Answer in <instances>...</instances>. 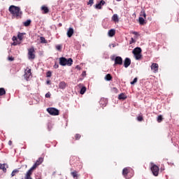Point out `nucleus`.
I'll return each instance as SVG.
<instances>
[{
    "mask_svg": "<svg viewBox=\"0 0 179 179\" xmlns=\"http://www.w3.org/2000/svg\"><path fill=\"white\" fill-rule=\"evenodd\" d=\"M10 13L12 15V18L15 19H22V15L23 13L20 10L18 6H10L8 8Z\"/></svg>",
    "mask_w": 179,
    "mask_h": 179,
    "instance_id": "obj_1",
    "label": "nucleus"
},
{
    "mask_svg": "<svg viewBox=\"0 0 179 179\" xmlns=\"http://www.w3.org/2000/svg\"><path fill=\"white\" fill-rule=\"evenodd\" d=\"M43 162H44V158L39 157L36 160L35 164L28 170V171L25 174L31 177V176L33 175V171H34V170H36V169H37V167H38V166H40V164H41Z\"/></svg>",
    "mask_w": 179,
    "mask_h": 179,
    "instance_id": "obj_2",
    "label": "nucleus"
},
{
    "mask_svg": "<svg viewBox=\"0 0 179 179\" xmlns=\"http://www.w3.org/2000/svg\"><path fill=\"white\" fill-rule=\"evenodd\" d=\"M59 64L62 66H72V64H73V60L72 58L66 59L64 57L59 58Z\"/></svg>",
    "mask_w": 179,
    "mask_h": 179,
    "instance_id": "obj_3",
    "label": "nucleus"
},
{
    "mask_svg": "<svg viewBox=\"0 0 179 179\" xmlns=\"http://www.w3.org/2000/svg\"><path fill=\"white\" fill-rule=\"evenodd\" d=\"M122 176L126 179H130L134 177V170L129 167L124 168L122 170Z\"/></svg>",
    "mask_w": 179,
    "mask_h": 179,
    "instance_id": "obj_4",
    "label": "nucleus"
},
{
    "mask_svg": "<svg viewBox=\"0 0 179 179\" xmlns=\"http://www.w3.org/2000/svg\"><path fill=\"white\" fill-rule=\"evenodd\" d=\"M132 52L136 59L139 60L142 58V49L141 48H135Z\"/></svg>",
    "mask_w": 179,
    "mask_h": 179,
    "instance_id": "obj_5",
    "label": "nucleus"
},
{
    "mask_svg": "<svg viewBox=\"0 0 179 179\" xmlns=\"http://www.w3.org/2000/svg\"><path fill=\"white\" fill-rule=\"evenodd\" d=\"M110 59L115 62V65H122V57L120 56H111Z\"/></svg>",
    "mask_w": 179,
    "mask_h": 179,
    "instance_id": "obj_6",
    "label": "nucleus"
},
{
    "mask_svg": "<svg viewBox=\"0 0 179 179\" xmlns=\"http://www.w3.org/2000/svg\"><path fill=\"white\" fill-rule=\"evenodd\" d=\"M36 50H34V47H31L28 49V58L29 59H34L36 58Z\"/></svg>",
    "mask_w": 179,
    "mask_h": 179,
    "instance_id": "obj_7",
    "label": "nucleus"
},
{
    "mask_svg": "<svg viewBox=\"0 0 179 179\" xmlns=\"http://www.w3.org/2000/svg\"><path fill=\"white\" fill-rule=\"evenodd\" d=\"M47 111L50 115H59V110L55 108H48Z\"/></svg>",
    "mask_w": 179,
    "mask_h": 179,
    "instance_id": "obj_8",
    "label": "nucleus"
},
{
    "mask_svg": "<svg viewBox=\"0 0 179 179\" xmlns=\"http://www.w3.org/2000/svg\"><path fill=\"white\" fill-rule=\"evenodd\" d=\"M27 69L28 70L24 71V78L26 80H29V79H31V78H32L31 69H29V67H27Z\"/></svg>",
    "mask_w": 179,
    "mask_h": 179,
    "instance_id": "obj_9",
    "label": "nucleus"
},
{
    "mask_svg": "<svg viewBox=\"0 0 179 179\" xmlns=\"http://www.w3.org/2000/svg\"><path fill=\"white\" fill-rule=\"evenodd\" d=\"M151 171L153 176H155V177H157V176H159V166L155 164L152 165L151 167Z\"/></svg>",
    "mask_w": 179,
    "mask_h": 179,
    "instance_id": "obj_10",
    "label": "nucleus"
},
{
    "mask_svg": "<svg viewBox=\"0 0 179 179\" xmlns=\"http://www.w3.org/2000/svg\"><path fill=\"white\" fill-rule=\"evenodd\" d=\"M151 69L153 71L154 73H157V72H159V64L157 63H152L151 65Z\"/></svg>",
    "mask_w": 179,
    "mask_h": 179,
    "instance_id": "obj_11",
    "label": "nucleus"
},
{
    "mask_svg": "<svg viewBox=\"0 0 179 179\" xmlns=\"http://www.w3.org/2000/svg\"><path fill=\"white\" fill-rule=\"evenodd\" d=\"M105 3H106V1L104 0H101L99 3H97L94 6V8H95V9H101V7Z\"/></svg>",
    "mask_w": 179,
    "mask_h": 179,
    "instance_id": "obj_12",
    "label": "nucleus"
},
{
    "mask_svg": "<svg viewBox=\"0 0 179 179\" xmlns=\"http://www.w3.org/2000/svg\"><path fill=\"white\" fill-rule=\"evenodd\" d=\"M41 10H42V13H43L44 15L50 13V9L45 6H42L41 8Z\"/></svg>",
    "mask_w": 179,
    "mask_h": 179,
    "instance_id": "obj_13",
    "label": "nucleus"
},
{
    "mask_svg": "<svg viewBox=\"0 0 179 179\" xmlns=\"http://www.w3.org/2000/svg\"><path fill=\"white\" fill-rule=\"evenodd\" d=\"M129 65H131V59L126 57L124 62V68H128Z\"/></svg>",
    "mask_w": 179,
    "mask_h": 179,
    "instance_id": "obj_14",
    "label": "nucleus"
},
{
    "mask_svg": "<svg viewBox=\"0 0 179 179\" xmlns=\"http://www.w3.org/2000/svg\"><path fill=\"white\" fill-rule=\"evenodd\" d=\"M71 176H72L73 178L74 179L79 178V174L77 171H73V172H71Z\"/></svg>",
    "mask_w": 179,
    "mask_h": 179,
    "instance_id": "obj_15",
    "label": "nucleus"
},
{
    "mask_svg": "<svg viewBox=\"0 0 179 179\" xmlns=\"http://www.w3.org/2000/svg\"><path fill=\"white\" fill-rule=\"evenodd\" d=\"M72 36H73V29L70 27L67 31V37L71 38Z\"/></svg>",
    "mask_w": 179,
    "mask_h": 179,
    "instance_id": "obj_16",
    "label": "nucleus"
},
{
    "mask_svg": "<svg viewBox=\"0 0 179 179\" xmlns=\"http://www.w3.org/2000/svg\"><path fill=\"white\" fill-rule=\"evenodd\" d=\"M65 87H66V82L62 81L61 83H59V89H65Z\"/></svg>",
    "mask_w": 179,
    "mask_h": 179,
    "instance_id": "obj_17",
    "label": "nucleus"
},
{
    "mask_svg": "<svg viewBox=\"0 0 179 179\" xmlns=\"http://www.w3.org/2000/svg\"><path fill=\"white\" fill-rule=\"evenodd\" d=\"M138 22H139V24L141 25V26H143V24H146V22L145 21V18L142 17H139L138 18Z\"/></svg>",
    "mask_w": 179,
    "mask_h": 179,
    "instance_id": "obj_18",
    "label": "nucleus"
},
{
    "mask_svg": "<svg viewBox=\"0 0 179 179\" xmlns=\"http://www.w3.org/2000/svg\"><path fill=\"white\" fill-rule=\"evenodd\" d=\"M109 37H114L115 36V29H110L108 31Z\"/></svg>",
    "mask_w": 179,
    "mask_h": 179,
    "instance_id": "obj_19",
    "label": "nucleus"
},
{
    "mask_svg": "<svg viewBox=\"0 0 179 179\" xmlns=\"http://www.w3.org/2000/svg\"><path fill=\"white\" fill-rule=\"evenodd\" d=\"M118 99L119 100H125L127 99V95H125V94L124 93H121L120 94H119Z\"/></svg>",
    "mask_w": 179,
    "mask_h": 179,
    "instance_id": "obj_20",
    "label": "nucleus"
},
{
    "mask_svg": "<svg viewBox=\"0 0 179 179\" xmlns=\"http://www.w3.org/2000/svg\"><path fill=\"white\" fill-rule=\"evenodd\" d=\"M105 80H107L108 82H110V80H113V76H111V74L108 73L105 76Z\"/></svg>",
    "mask_w": 179,
    "mask_h": 179,
    "instance_id": "obj_21",
    "label": "nucleus"
},
{
    "mask_svg": "<svg viewBox=\"0 0 179 179\" xmlns=\"http://www.w3.org/2000/svg\"><path fill=\"white\" fill-rule=\"evenodd\" d=\"M31 24V20H27V21L23 22V24L25 27H28V26H30Z\"/></svg>",
    "mask_w": 179,
    "mask_h": 179,
    "instance_id": "obj_22",
    "label": "nucleus"
},
{
    "mask_svg": "<svg viewBox=\"0 0 179 179\" xmlns=\"http://www.w3.org/2000/svg\"><path fill=\"white\" fill-rule=\"evenodd\" d=\"M24 33H20L19 32L17 34V38L20 40V41H22V40H23V36H24Z\"/></svg>",
    "mask_w": 179,
    "mask_h": 179,
    "instance_id": "obj_23",
    "label": "nucleus"
},
{
    "mask_svg": "<svg viewBox=\"0 0 179 179\" xmlns=\"http://www.w3.org/2000/svg\"><path fill=\"white\" fill-rule=\"evenodd\" d=\"M6 94V91L5 90V88L1 87L0 88V96H5Z\"/></svg>",
    "mask_w": 179,
    "mask_h": 179,
    "instance_id": "obj_24",
    "label": "nucleus"
},
{
    "mask_svg": "<svg viewBox=\"0 0 179 179\" xmlns=\"http://www.w3.org/2000/svg\"><path fill=\"white\" fill-rule=\"evenodd\" d=\"M0 170H3L4 173H6V168L5 167V164H0Z\"/></svg>",
    "mask_w": 179,
    "mask_h": 179,
    "instance_id": "obj_25",
    "label": "nucleus"
},
{
    "mask_svg": "<svg viewBox=\"0 0 179 179\" xmlns=\"http://www.w3.org/2000/svg\"><path fill=\"white\" fill-rule=\"evenodd\" d=\"M112 19H113V22H118L119 21L118 15L117 14H114Z\"/></svg>",
    "mask_w": 179,
    "mask_h": 179,
    "instance_id": "obj_26",
    "label": "nucleus"
},
{
    "mask_svg": "<svg viewBox=\"0 0 179 179\" xmlns=\"http://www.w3.org/2000/svg\"><path fill=\"white\" fill-rule=\"evenodd\" d=\"M40 40H41V44H46L47 40H45V38H44L43 36H41Z\"/></svg>",
    "mask_w": 179,
    "mask_h": 179,
    "instance_id": "obj_27",
    "label": "nucleus"
},
{
    "mask_svg": "<svg viewBox=\"0 0 179 179\" xmlns=\"http://www.w3.org/2000/svg\"><path fill=\"white\" fill-rule=\"evenodd\" d=\"M13 41H14V43H13V45H17L18 44L17 42H15V41H17V37L13 36Z\"/></svg>",
    "mask_w": 179,
    "mask_h": 179,
    "instance_id": "obj_28",
    "label": "nucleus"
},
{
    "mask_svg": "<svg viewBox=\"0 0 179 179\" xmlns=\"http://www.w3.org/2000/svg\"><path fill=\"white\" fill-rule=\"evenodd\" d=\"M80 94H85L86 93V87H83L80 92Z\"/></svg>",
    "mask_w": 179,
    "mask_h": 179,
    "instance_id": "obj_29",
    "label": "nucleus"
},
{
    "mask_svg": "<svg viewBox=\"0 0 179 179\" xmlns=\"http://www.w3.org/2000/svg\"><path fill=\"white\" fill-rule=\"evenodd\" d=\"M18 172H19V170L17 169L13 170V172L11 173V176L15 177V176H16V173H18Z\"/></svg>",
    "mask_w": 179,
    "mask_h": 179,
    "instance_id": "obj_30",
    "label": "nucleus"
},
{
    "mask_svg": "<svg viewBox=\"0 0 179 179\" xmlns=\"http://www.w3.org/2000/svg\"><path fill=\"white\" fill-rule=\"evenodd\" d=\"M162 121H163V116L162 115H159L157 117V122H162Z\"/></svg>",
    "mask_w": 179,
    "mask_h": 179,
    "instance_id": "obj_31",
    "label": "nucleus"
},
{
    "mask_svg": "<svg viewBox=\"0 0 179 179\" xmlns=\"http://www.w3.org/2000/svg\"><path fill=\"white\" fill-rule=\"evenodd\" d=\"M81 137H82V136H81L80 134H76L75 135V139H76V141H79V139H80Z\"/></svg>",
    "mask_w": 179,
    "mask_h": 179,
    "instance_id": "obj_32",
    "label": "nucleus"
},
{
    "mask_svg": "<svg viewBox=\"0 0 179 179\" xmlns=\"http://www.w3.org/2000/svg\"><path fill=\"white\" fill-rule=\"evenodd\" d=\"M52 75V73L50 71L46 73L47 78H51Z\"/></svg>",
    "mask_w": 179,
    "mask_h": 179,
    "instance_id": "obj_33",
    "label": "nucleus"
},
{
    "mask_svg": "<svg viewBox=\"0 0 179 179\" xmlns=\"http://www.w3.org/2000/svg\"><path fill=\"white\" fill-rule=\"evenodd\" d=\"M56 49L57 50V51H61V50H62V45H57L56 46Z\"/></svg>",
    "mask_w": 179,
    "mask_h": 179,
    "instance_id": "obj_34",
    "label": "nucleus"
},
{
    "mask_svg": "<svg viewBox=\"0 0 179 179\" xmlns=\"http://www.w3.org/2000/svg\"><path fill=\"white\" fill-rule=\"evenodd\" d=\"M138 82V78H135L132 82H131V85H135Z\"/></svg>",
    "mask_w": 179,
    "mask_h": 179,
    "instance_id": "obj_35",
    "label": "nucleus"
},
{
    "mask_svg": "<svg viewBox=\"0 0 179 179\" xmlns=\"http://www.w3.org/2000/svg\"><path fill=\"white\" fill-rule=\"evenodd\" d=\"M24 179H33V178H31V176L25 174Z\"/></svg>",
    "mask_w": 179,
    "mask_h": 179,
    "instance_id": "obj_36",
    "label": "nucleus"
},
{
    "mask_svg": "<svg viewBox=\"0 0 179 179\" xmlns=\"http://www.w3.org/2000/svg\"><path fill=\"white\" fill-rule=\"evenodd\" d=\"M93 3H94V0H90V1H88L87 5H90V6H92V5H93Z\"/></svg>",
    "mask_w": 179,
    "mask_h": 179,
    "instance_id": "obj_37",
    "label": "nucleus"
},
{
    "mask_svg": "<svg viewBox=\"0 0 179 179\" xmlns=\"http://www.w3.org/2000/svg\"><path fill=\"white\" fill-rule=\"evenodd\" d=\"M137 120H138V121H140V122L143 121V117L138 116V117H137Z\"/></svg>",
    "mask_w": 179,
    "mask_h": 179,
    "instance_id": "obj_38",
    "label": "nucleus"
},
{
    "mask_svg": "<svg viewBox=\"0 0 179 179\" xmlns=\"http://www.w3.org/2000/svg\"><path fill=\"white\" fill-rule=\"evenodd\" d=\"M134 43H136V41H135L134 38H131L129 44H134Z\"/></svg>",
    "mask_w": 179,
    "mask_h": 179,
    "instance_id": "obj_39",
    "label": "nucleus"
},
{
    "mask_svg": "<svg viewBox=\"0 0 179 179\" xmlns=\"http://www.w3.org/2000/svg\"><path fill=\"white\" fill-rule=\"evenodd\" d=\"M45 97H46V99H50V97H51V93L48 92V93L45 94Z\"/></svg>",
    "mask_w": 179,
    "mask_h": 179,
    "instance_id": "obj_40",
    "label": "nucleus"
},
{
    "mask_svg": "<svg viewBox=\"0 0 179 179\" xmlns=\"http://www.w3.org/2000/svg\"><path fill=\"white\" fill-rule=\"evenodd\" d=\"M141 16H143L144 19H146V13H145V11L141 12Z\"/></svg>",
    "mask_w": 179,
    "mask_h": 179,
    "instance_id": "obj_41",
    "label": "nucleus"
},
{
    "mask_svg": "<svg viewBox=\"0 0 179 179\" xmlns=\"http://www.w3.org/2000/svg\"><path fill=\"white\" fill-rule=\"evenodd\" d=\"M131 34H134V36H139V33L136 31H131Z\"/></svg>",
    "mask_w": 179,
    "mask_h": 179,
    "instance_id": "obj_42",
    "label": "nucleus"
},
{
    "mask_svg": "<svg viewBox=\"0 0 179 179\" xmlns=\"http://www.w3.org/2000/svg\"><path fill=\"white\" fill-rule=\"evenodd\" d=\"M8 61H15V57H8Z\"/></svg>",
    "mask_w": 179,
    "mask_h": 179,
    "instance_id": "obj_43",
    "label": "nucleus"
},
{
    "mask_svg": "<svg viewBox=\"0 0 179 179\" xmlns=\"http://www.w3.org/2000/svg\"><path fill=\"white\" fill-rule=\"evenodd\" d=\"M113 90L115 93H118V89H117L116 87H113Z\"/></svg>",
    "mask_w": 179,
    "mask_h": 179,
    "instance_id": "obj_44",
    "label": "nucleus"
},
{
    "mask_svg": "<svg viewBox=\"0 0 179 179\" xmlns=\"http://www.w3.org/2000/svg\"><path fill=\"white\" fill-rule=\"evenodd\" d=\"M54 68H55V69H58V68H59V65L55 64L54 65Z\"/></svg>",
    "mask_w": 179,
    "mask_h": 179,
    "instance_id": "obj_45",
    "label": "nucleus"
},
{
    "mask_svg": "<svg viewBox=\"0 0 179 179\" xmlns=\"http://www.w3.org/2000/svg\"><path fill=\"white\" fill-rule=\"evenodd\" d=\"M75 159H76V157H72L71 158V162H73V160H75Z\"/></svg>",
    "mask_w": 179,
    "mask_h": 179,
    "instance_id": "obj_46",
    "label": "nucleus"
},
{
    "mask_svg": "<svg viewBox=\"0 0 179 179\" xmlns=\"http://www.w3.org/2000/svg\"><path fill=\"white\" fill-rule=\"evenodd\" d=\"M111 45L113 47V48H114V47H115V44L113 43L112 45H110L109 47L111 48Z\"/></svg>",
    "mask_w": 179,
    "mask_h": 179,
    "instance_id": "obj_47",
    "label": "nucleus"
},
{
    "mask_svg": "<svg viewBox=\"0 0 179 179\" xmlns=\"http://www.w3.org/2000/svg\"><path fill=\"white\" fill-rule=\"evenodd\" d=\"M50 84H51V81L48 80V81H47V85H50Z\"/></svg>",
    "mask_w": 179,
    "mask_h": 179,
    "instance_id": "obj_48",
    "label": "nucleus"
},
{
    "mask_svg": "<svg viewBox=\"0 0 179 179\" xmlns=\"http://www.w3.org/2000/svg\"><path fill=\"white\" fill-rule=\"evenodd\" d=\"M8 145H12V141H8Z\"/></svg>",
    "mask_w": 179,
    "mask_h": 179,
    "instance_id": "obj_49",
    "label": "nucleus"
},
{
    "mask_svg": "<svg viewBox=\"0 0 179 179\" xmlns=\"http://www.w3.org/2000/svg\"><path fill=\"white\" fill-rule=\"evenodd\" d=\"M83 76H85L86 75V71H83V73H82Z\"/></svg>",
    "mask_w": 179,
    "mask_h": 179,
    "instance_id": "obj_50",
    "label": "nucleus"
},
{
    "mask_svg": "<svg viewBox=\"0 0 179 179\" xmlns=\"http://www.w3.org/2000/svg\"><path fill=\"white\" fill-rule=\"evenodd\" d=\"M117 2H120L121 0H116Z\"/></svg>",
    "mask_w": 179,
    "mask_h": 179,
    "instance_id": "obj_51",
    "label": "nucleus"
}]
</instances>
